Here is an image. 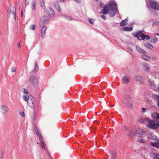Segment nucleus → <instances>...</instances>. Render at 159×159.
Returning a JSON list of instances; mask_svg holds the SVG:
<instances>
[{"instance_id": "obj_62", "label": "nucleus", "mask_w": 159, "mask_h": 159, "mask_svg": "<svg viewBox=\"0 0 159 159\" xmlns=\"http://www.w3.org/2000/svg\"><path fill=\"white\" fill-rule=\"evenodd\" d=\"M21 15H22V16H23V14H22V10Z\"/></svg>"}, {"instance_id": "obj_8", "label": "nucleus", "mask_w": 159, "mask_h": 159, "mask_svg": "<svg viewBox=\"0 0 159 159\" xmlns=\"http://www.w3.org/2000/svg\"><path fill=\"white\" fill-rule=\"evenodd\" d=\"M35 132L36 134L39 137V140H40V143H41V146H42V148L45 151V144L43 141V140L42 136L41 135L39 134L38 131L36 128L35 130Z\"/></svg>"}, {"instance_id": "obj_46", "label": "nucleus", "mask_w": 159, "mask_h": 159, "mask_svg": "<svg viewBox=\"0 0 159 159\" xmlns=\"http://www.w3.org/2000/svg\"><path fill=\"white\" fill-rule=\"evenodd\" d=\"M153 24H156L157 25H159V21H157L153 22Z\"/></svg>"}, {"instance_id": "obj_48", "label": "nucleus", "mask_w": 159, "mask_h": 159, "mask_svg": "<svg viewBox=\"0 0 159 159\" xmlns=\"http://www.w3.org/2000/svg\"><path fill=\"white\" fill-rule=\"evenodd\" d=\"M102 18L104 20H105L107 18L104 15H103L102 16Z\"/></svg>"}, {"instance_id": "obj_60", "label": "nucleus", "mask_w": 159, "mask_h": 159, "mask_svg": "<svg viewBox=\"0 0 159 159\" xmlns=\"http://www.w3.org/2000/svg\"><path fill=\"white\" fill-rule=\"evenodd\" d=\"M130 51H132V48H130L129 49Z\"/></svg>"}, {"instance_id": "obj_51", "label": "nucleus", "mask_w": 159, "mask_h": 159, "mask_svg": "<svg viewBox=\"0 0 159 159\" xmlns=\"http://www.w3.org/2000/svg\"><path fill=\"white\" fill-rule=\"evenodd\" d=\"M62 16L65 18H66L67 19V17H68V16H66V15H63Z\"/></svg>"}, {"instance_id": "obj_6", "label": "nucleus", "mask_w": 159, "mask_h": 159, "mask_svg": "<svg viewBox=\"0 0 159 159\" xmlns=\"http://www.w3.org/2000/svg\"><path fill=\"white\" fill-rule=\"evenodd\" d=\"M125 130L129 132L128 135L130 137H133L137 134V130L134 129H129V128H127L125 129Z\"/></svg>"}, {"instance_id": "obj_27", "label": "nucleus", "mask_w": 159, "mask_h": 159, "mask_svg": "<svg viewBox=\"0 0 159 159\" xmlns=\"http://www.w3.org/2000/svg\"><path fill=\"white\" fill-rule=\"evenodd\" d=\"M145 46L148 48L150 49H152L153 47V46L151 44L149 43H146L144 44Z\"/></svg>"}, {"instance_id": "obj_28", "label": "nucleus", "mask_w": 159, "mask_h": 159, "mask_svg": "<svg viewBox=\"0 0 159 159\" xmlns=\"http://www.w3.org/2000/svg\"><path fill=\"white\" fill-rule=\"evenodd\" d=\"M144 34H143V36L141 39L142 40H144L145 39L147 40L149 39L150 38L149 35H144Z\"/></svg>"}, {"instance_id": "obj_10", "label": "nucleus", "mask_w": 159, "mask_h": 159, "mask_svg": "<svg viewBox=\"0 0 159 159\" xmlns=\"http://www.w3.org/2000/svg\"><path fill=\"white\" fill-rule=\"evenodd\" d=\"M148 139L152 140L153 141H155V142L159 141V139H158L157 137L152 134H149L148 135Z\"/></svg>"}, {"instance_id": "obj_22", "label": "nucleus", "mask_w": 159, "mask_h": 159, "mask_svg": "<svg viewBox=\"0 0 159 159\" xmlns=\"http://www.w3.org/2000/svg\"><path fill=\"white\" fill-rule=\"evenodd\" d=\"M47 28L46 26H44L42 27L41 31L42 35L43 36H45V34H46V31L47 30Z\"/></svg>"}, {"instance_id": "obj_40", "label": "nucleus", "mask_w": 159, "mask_h": 159, "mask_svg": "<svg viewBox=\"0 0 159 159\" xmlns=\"http://www.w3.org/2000/svg\"><path fill=\"white\" fill-rule=\"evenodd\" d=\"M30 27L32 30H34L36 27V26L35 25H32Z\"/></svg>"}, {"instance_id": "obj_3", "label": "nucleus", "mask_w": 159, "mask_h": 159, "mask_svg": "<svg viewBox=\"0 0 159 159\" xmlns=\"http://www.w3.org/2000/svg\"><path fill=\"white\" fill-rule=\"evenodd\" d=\"M147 126L150 129L155 130L159 128V123L156 122L155 120L148 119Z\"/></svg>"}, {"instance_id": "obj_15", "label": "nucleus", "mask_w": 159, "mask_h": 159, "mask_svg": "<svg viewBox=\"0 0 159 159\" xmlns=\"http://www.w3.org/2000/svg\"><path fill=\"white\" fill-rule=\"evenodd\" d=\"M146 131L142 129L137 130V134H138L141 137H144L146 134Z\"/></svg>"}, {"instance_id": "obj_24", "label": "nucleus", "mask_w": 159, "mask_h": 159, "mask_svg": "<svg viewBox=\"0 0 159 159\" xmlns=\"http://www.w3.org/2000/svg\"><path fill=\"white\" fill-rule=\"evenodd\" d=\"M122 80L123 83L125 84H128L129 82L128 77L127 76H124L122 78Z\"/></svg>"}, {"instance_id": "obj_58", "label": "nucleus", "mask_w": 159, "mask_h": 159, "mask_svg": "<svg viewBox=\"0 0 159 159\" xmlns=\"http://www.w3.org/2000/svg\"><path fill=\"white\" fill-rule=\"evenodd\" d=\"M61 2H64L65 0H60Z\"/></svg>"}, {"instance_id": "obj_18", "label": "nucleus", "mask_w": 159, "mask_h": 159, "mask_svg": "<svg viewBox=\"0 0 159 159\" xmlns=\"http://www.w3.org/2000/svg\"><path fill=\"white\" fill-rule=\"evenodd\" d=\"M136 49L137 51L141 54H145L146 51L143 50L142 49L139 47L138 46H136Z\"/></svg>"}, {"instance_id": "obj_37", "label": "nucleus", "mask_w": 159, "mask_h": 159, "mask_svg": "<svg viewBox=\"0 0 159 159\" xmlns=\"http://www.w3.org/2000/svg\"><path fill=\"white\" fill-rule=\"evenodd\" d=\"M46 153L47 154V155L48 156V157L51 159H52V158H53L52 156H51V155L49 154L48 151V150H46L45 149V151L44 150Z\"/></svg>"}, {"instance_id": "obj_44", "label": "nucleus", "mask_w": 159, "mask_h": 159, "mask_svg": "<svg viewBox=\"0 0 159 159\" xmlns=\"http://www.w3.org/2000/svg\"><path fill=\"white\" fill-rule=\"evenodd\" d=\"M23 93H24L27 94L28 93V91L25 89H23Z\"/></svg>"}, {"instance_id": "obj_38", "label": "nucleus", "mask_w": 159, "mask_h": 159, "mask_svg": "<svg viewBox=\"0 0 159 159\" xmlns=\"http://www.w3.org/2000/svg\"><path fill=\"white\" fill-rule=\"evenodd\" d=\"M89 21L91 24L93 25L94 24V20L93 19L89 18Z\"/></svg>"}, {"instance_id": "obj_20", "label": "nucleus", "mask_w": 159, "mask_h": 159, "mask_svg": "<svg viewBox=\"0 0 159 159\" xmlns=\"http://www.w3.org/2000/svg\"><path fill=\"white\" fill-rule=\"evenodd\" d=\"M143 66L144 67V70L147 72H149V69L150 68L149 65L147 63H144L143 64Z\"/></svg>"}, {"instance_id": "obj_36", "label": "nucleus", "mask_w": 159, "mask_h": 159, "mask_svg": "<svg viewBox=\"0 0 159 159\" xmlns=\"http://www.w3.org/2000/svg\"><path fill=\"white\" fill-rule=\"evenodd\" d=\"M35 66L34 69V70L36 71H37L39 69V66L37 65V62H35Z\"/></svg>"}, {"instance_id": "obj_32", "label": "nucleus", "mask_w": 159, "mask_h": 159, "mask_svg": "<svg viewBox=\"0 0 159 159\" xmlns=\"http://www.w3.org/2000/svg\"><path fill=\"white\" fill-rule=\"evenodd\" d=\"M153 97L157 101V105L158 107H159V95H154Z\"/></svg>"}, {"instance_id": "obj_16", "label": "nucleus", "mask_w": 159, "mask_h": 159, "mask_svg": "<svg viewBox=\"0 0 159 159\" xmlns=\"http://www.w3.org/2000/svg\"><path fill=\"white\" fill-rule=\"evenodd\" d=\"M110 155L111 159H115L116 157V152L114 151H111L110 152Z\"/></svg>"}, {"instance_id": "obj_31", "label": "nucleus", "mask_w": 159, "mask_h": 159, "mask_svg": "<svg viewBox=\"0 0 159 159\" xmlns=\"http://www.w3.org/2000/svg\"><path fill=\"white\" fill-rule=\"evenodd\" d=\"M32 10L35 11L36 9V3L33 0L32 1Z\"/></svg>"}, {"instance_id": "obj_33", "label": "nucleus", "mask_w": 159, "mask_h": 159, "mask_svg": "<svg viewBox=\"0 0 159 159\" xmlns=\"http://www.w3.org/2000/svg\"><path fill=\"white\" fill-rule=\"evenodd\" d=\"M158 41V38L157 37H154L153 38L152 40H151V42L152 43H155Z\"/></svg>"}, {"instance_id": "obj_21", "label": "nucleus", "mask_w": 159, "mask_h": 159, "mask_svg": "<svg viewBox=\"0 0 159 159\" xmlns=\"http://www.w3.org/2000/svg\"><path fill=\"white\" fill-rule=\"evenodd\" d=\"M150 144L153 147L159 148V141L156 142H152Z\"/></svg>"}, {"instance_id": "obj_53", "label": "nucleus", "mask_w": 159, "mask_h": 159, "mask_svg": "<svg viewBox=\"0 0 159 159\" xmlns=\"http://www.w3.org/2000/svg\"><path fill=\"white\" fill-rule=\"evenodd\" d=\"M62 16L65 18H66L67 19V17H68V16H66V15H63Z\"/></svg>"}, {"instance_id": "obj_49", "label": "nucleus", "mask_w": 159, "mask_h": 159, "mask_svg": "<svg viewBox=\"0 0 159 159\" xmlns=\"http://www.w3.org/2000/svg\"><path fill=\"white\" fill-rule=\"evenodd\" d=\"M27 0H25V5L26 6H27L29 4V2L28 1H27Z\"/></svg>"}, {"instance_id": "obj_25", "label": "nucleus", "mask_w": 159, "mask_h": 159, "mask_svg": "<svg viewBox=\"0 0 159 159\" xmlns=\"http://www.w3.org/2000/svg\"><path fill=\"white\" fill-rule=\"evenodd\" d=\"M128 19L126 18L124 20H122L121 22L120 23V25L121 26H124L125 25H127Z\"/></svg>"}, {"instance_id": "obj_17", "label": "nucleus", "mask_w": 159, "mask_h": 159, "mask_svg": "<svg viewBox=\"0 0 159 159\" xmlns=\"http://www.w3.org/2000/svg\"><path fill=\"white\" fill-rule=\"evenodd\" d=\"M142 57L146 61H149L151 59V58L148 56L147 53L146 52L145 54H142Z\"/></svg>"}, {"instance_id": "obj_29", "label": "nucleus", "mask_w": 159, "mask_h": 159, "mask_svg": "<svg viewBox=\"0 0 159 159\" xmlns=\"http://www.w3.org/2000/svg\"><path fill=\"white\" fill-rule=\"evenodd\" d=\"M148 82L151 87L152 89L154 88L155 87V84L154 83V81H153L150 80H149Z\"/></svg>"}, {"instance_id": "obj_14", "label": "nucleus", "mask_w": 159, "mask_h": 159, "mask_svg": "<svg viewBox=\"0 0 159 159\" xmlns=\"http://www.w3.org/2000/svg\"><path fill=\"white\" fill-rule=\"evenodd\" d=\"M152 116L154 120L156 121L157 123H159V114L155 112L152 114Z\"/></svg>"}, {"instance_id": "obj_59", "label": "nucleus", "mask_w": 159, "mask_h": 159, "mask_svg": "<svg viewBox=\"0 0 159 159\" xmlns=\"http://www.w3.org/2000/svg\"><path fill=\"white\" fill-rule=\"evenodd\" d=\"M43 21L46 20H46V19H44V18H43Z\"/></svg>"}, {"instance_id": "obj_45", "label": "nucleus", "mask_w": 159, "mask_h": 159, "mask_svg": "<svg viewBox=\"0 0 159 159\" xmlns=\"http://www.w3.org/2000/svg\"><path fill=\"white\" fill-rule=\"evenodd\" d=\"M103 2L102 1H100V7H103Z\"/></svg>"}, {"instance_id": "obj_19", "label": "nucleus", "mask_w": 159, "mask_h": 159, "mask_svg": "<svg viewBox=\"0 0 159 159\" xmlns=\"http://www.w3.org/2000/svg\"><path fill=\"white\" fill-rule=\"evenodd\" d=\"M54 6L55 7L56 9L59 12L61 11V10L60 8L59 4H58V2L56 1L55 2H54Z\"/></svg>"}, {"instance_id": "obj_23", "label": "nucleus", "mask_w": 159, "mask_h": 159, "mask_svg": "<svg viewBox=\"0 0 159 159\" xmlns=\"http://www.w3.org/2000/svg\"><path fill=\"white\" fill-rule=\"evenodd\" d=\"M1 109L4 113H5L8 111V108L5 106H2L1 107Z\"/></svg>"}, {"instance_id": "obj_54", "label": "nucleus", "mask_w": 159, "mask_h": 159, "mask_svg": "<svg viewBox=\"0 0 159 159\" xmlns=\"http://www.w3.org/2000/svg\"><path fill=\"white\" fill-rule=\"evenodd\" d=\"M43 23V21L42 22L41 21H40V23H39V25L41 26Z\"/></svg>"}, {"instance_id": "obj_2", "label": "nucleus", "mask_w": 159, "mask_h": 159, "mask_svg": "<svg viewBox=\"0 0 159 159\" xmlns=\"http://www.w3.org/2000/svg\"><path fill=\"white\" fill-rule=\"evenodd\" d=\"M123 103L125 107H129L131 109H133L132 97L129 95H125L123 100Z\"/></svg>"}, {"instance_id": "obj_61", "label": "nucleus", "mask_w": 159, "mask_h": 159, "mask_svg": "<svg viewBox=\"0 0 159 159\" xmlns=\"http://www.w3.org/2000/svg\"><path fill=\"white\" fill-rule=\"evenodd\" d=\"M153 60H155V58L154 57L153 58H152Z\"/></svg>"}, {"instance_id": "obj_50", "label": "nucleus", "mask_w": 159, "mask_h": 159, "mask_svg": "<svg viewBox=\"0 0 159 159\" xmlns=\"http://www.w3.org/2000/svg\"><path fill=\"white\" fill-rule=\"evenodd\" d=\"M1 157L2 158H3L4 157V154H3V152H1Z\"/></svg>"}, {"instance_id": "obj_5", "label": "nucleus", "mask_w": 159, "mask_h": 159, "mask_svg": "<svg viewBox=\"0 0 159 159\" xmlns=\"http://www.w3.org/2000/svg\"><path fill=\"white\" fill-rule=\"evenodd\" d=\"M150 7L152 9L159 11V3L154 1H151L149 2Z\"/></svg>"}, {"instance_id": "obj_47", "label": "nucleus", "mask_w": 159, "mask_h": 159, "mask_svg": "<svg viewBox=\"0 0 159 159\" xmlns=\"http://www.w3.org/2000/svg\"><path fill=\"white\" fill-rule=\"evenodd\" d=\"M147 109L146 108H143L142 109V112H144L146 111Z\"/></svg>"}, {"instance_id": "obj_30", "label": "nucleus", "mask_w": 159, "mask_h": 159, "mask_svg": "<svg viewBox=\"0 0 159 159\" xmlns=\"http://www.w3.org/2000/svg\"><path fill=\"white\" fill-rule=\"evenodd\" d=\"M125 30L126 31H132L133 28L132 27H128L127 26H125L124 28Z\"/></svg>"}, {"instance_id": "obj_52", "label": "nucleus", "mask_w": 159, "mask_h": 159, "mask_svg": "<svg viewBox=\"0 0 159 159\" xmlns=\"http://www.w3.org/2000/svg\"><path fill=\"white\" fill-rule=\"evenodd\" d=\"M62 16L65 18H66L67 19V17H68V16H66V15H63Z\"/></svg>"}, {"instance_id": "obj_34", "label": "nucleus", "mask_w": 159, "mask_h": 159, "mask_svg": "<svg viewBox=\"0 0 159 159\" xmlns=\"http://www.w3.org/2000/svg\"><path fill=\"white\" fill-rule=\"evenodd\" d=\"M41 6L43 9H45V3L43 0H42V2H41Z\"/></svg>"}, {"instance_id": "obj_56", "label": "nucleus", "mask_w": 159, "mask_h": 159, "mask_svg": "<svg viewBox=\"0 0 159 159\" xmlns=\"http://www.w3.org/2000/svg\"><path fill=\"white\" fill-rule=\"evenodd\" d=\"M18 47L19 48H20V43H19L18 45Z\"/></svg>"}, {"instance_id": "obj_7", "label": "nucleus", "mask_w": 159, "mask_h": 159, "mask_svg": "<svg viewBox=\"0 0 159 159\" xmlns=\"http://www.w3.org/2000/svg\"><path fill=\"white\" fill-rule=\"evenodd\" d=\"M8 14L9 15L12 14L14 19L16 20V11L15 7H10L7 10Z\"/></svg>"}, {"instance_id": "obj_39", "label": "nucleus", "mask_w": 159, "mask_h": 159, "mask_svg": "<svg viewBox=\"0 0 159 159\" xmlns=\"http://www.w3.org/2000/svg\"><path fill=\"white\" fill-rule=\"evenodd\" d=\"M138 141L140 142L144 143L146 141L144 139H138Z\"/></svg>"}, {"instance_id": "obj_42", "label": "nucleus", "mask_w": 159, "mask_h": 159, "mask_svg": "<svg viewBox=\"0 0 159 159\" xmlns=\"http://www.w3.org/2000/svg\"><path fill=\"white\" fill-rule=\"evenodd\" d=\"M20 114L23 117H24L25 116V114L24 112H20Z\"/></svg>"}, {"instance_id": "obj_63", "label": "nucleus", "mask_w": 159, "mask_h": 159, "mask_svg": "<svg viewBox=\"0 0 159 159\" xmlns=\"http://www.w3.org/2000/svg\"><path fill=\"white\" fill-rule=\"evenodd\" d=\"M158 31H159V30H158Z\"/></svg>"}, {"instance_id": "obj_1", "label": "nucleus", "mask_w": 159, "mask_h": 159, "mask_svg": "<svg viewBox=\"0 0 159 159\" xmlns=\"http://www.w3.org/2000/svg\"><path fill=\"white\" fill-rule=\"evenodd\" d=\"M117 11L116 2L114 1H111L104 6L102 12L104 14H106L108 12L110 16L113 17L117 13Z\"/></svg>"}, {"instance_id": "obj_13", "label": "nucleus", "mask_w": 159, "mask_h": 159, "mask_svg": "<svg viewBox=\"0 0 159 159\" xmlns=\"http://www.w3.org/2000/svg\"><path fill=\"white\" fill-rule=\"evenodd\" d=\"M136 81H139L141 84H143L144 81V79L140 75H135L134 78Z\"/></svg>"}, {"instance_id": "obj_11", "label": "nucleus", "mask_w": 159, "mask_h": 159, "mask_svg": "<svg viewBox=\"0 0 159 159\" xmlns=\"http://www.w3.org/2000/svg\"><path fill=\"white\" fill-rule=\"evenodd\" d=\"M30 82L32 84L36 85L38 84V79L34 76H32L30 77Z\"/></svg>"}, {"instance_id": "obj_4", "label": "nucleus", "mask_w": 159, "mask_h": 159, "mask_svg": "<svg viewBox=\"0 0 159 159\" xmlns=\"http://www.w3.org/2000/svg\"><path fill=\"white\" fill-rule=\"evenodd\" d=\"M23 98L25 101L28 102V105L31 108H33L34 107V102L32 100L33 98L31 95L29 96L28 97L24 95L23 96Z\"/></svg>"}, {"instance_id": "obj_55", "label": "nucleus", "mask_w": 159, "mask_h": 159, "mask_svg": "<svg viewBox=\"0 0 159 159\" xmlns=\"http://www.w3.org/2000/svg\"><path fill=\"white\" fill-rule=\"evenodd\" d=\"M75 1L78 3H80L81 1V0H75Z\"/></svg>"}, {"instance_id": "obj_9", "label": "nucleus", "mask_w": 159, "mask_h": 159, "mask_svg": "<svg viewBox=\"0 0 159 159\" xmlns=\"http://www.w3.org/2000/svg\"><path fill=\"white\" fill-rule=\"evenodd\" d=\"M143 34H145L144 31H139L138 32L133 34V36L134 37L137 38L138 40H141V39H140L139 38L141 37L142 38Z\"/></svg>"}, {"instance_id": "obj_43", "label": "nucleus", "mask_w": 159, "mask_h": 159, "mask_svg": "<svg viewBox=\"0 0 159 159\" xmlns=\"http://www.w3.org/2000/svg\"><path fill=\"white\" fill-rule=\"evenodd\" d=\"M67 19L68 20H73L74 19L71 18V16H68V17H67Z\"/></svg>"}, {"instance_id": "obj_41", "label": "nucleus", "mask_w": 159, "mask_h": 159, "mask_svg": "<svg viewBox=\"0 0 159 159\" xmlns=\"http://www.w3.org/2000/svg\"><path fill=\"white\" fill-rule=\"evenodd\" d=\"M11 70L12 72H15L16 70V67H13L11 68Z\"/></svg>"}, {"instance_id": "obj_35", "label": "nucleus", "mask_w": 159, "mask_h": 159, "mask_svg": "<svg viewBox=\"0 0 159 159\" xmlns=\"http://www.w3.org/2000/svg\"><path fill=\"white\" fill-rule=\"evenodd\" d=\"M153 159H159V154H154Z\"/></svg>"}, {"instance_id": "obj_57", "label": "nucleus", "mask_w": 159, "mask_h": 159, "mask_svg": "<svg viewBox=\"0 0 159 159\" xmlns=\"http://www.w3.org/2000/svg\"><path fill=\"white\" fill-rule=\"evenodd\" d=\"M155 35L159 36V33H156Z\"/></svg>"}, {"instance_id": "obj_12", "label": "nucleus", "mask_w": 159, "mask_h": 159, "mask_svg": "<svg viewBox=\"0 0 159 159\" xmlns=\"http://www.w3.org/2000/svg\"><path fill=\"white\" fill-rule=\"evenodd\" d=\"M47 14L50 17H53L55 12L53 9L50 7L48 8L46 10Z\"/></svg>"}, {"instance_id": "obj_26", "label": "nucleus", "mask_w": 159, "mask_h": 159, "mask_svg": "<svg viewBox=\"0 0 159 159\" xmlns=\"http://www.w3.org/2000/svg\"><path fill=\"white\" fill-rule=\"evenodd\" d=\"M148 120L147 118L145 117L141 118L139 119V122L141 123H144L146 121H148Z\"/></svg>"}, {"instance_id": "obj_64", "label": "nucleus", "mask_w": 159, "mask_h": 159, "mask_svg": "<svg viewBox=\"0 0 159 159\" xmlns=\"http://www.w3.org/2000/svg\"><path fill=\"white\" fill-rule=\"evenodd\" d=\"M52 159H53V158H52Z\"/></svg>"}]
</instances>
